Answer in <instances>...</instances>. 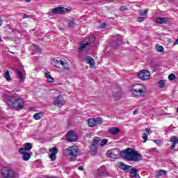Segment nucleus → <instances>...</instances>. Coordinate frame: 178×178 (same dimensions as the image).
I'll return each instance as SVG.
<instances>
[{"instance_id":"f257e3e1","label":"nucleus","mask_w":178,"mask_h":178,"mask_svg":"<svg viewBox=\"0 0 178 178\" xmlns=\"http://www.w3.org/2000/svg\"><path fill=\"white\" fill-rule=\"evenodd\" d=\"M119 155L129 162H140V161L143 159L141 154L130 147H128L122 152H120L119 149H113L106 152V156L108 158H111L112 159H118Z\"/></svg>"},{"instance_id":"f03ea898","label":"nucleus","mask_w":178,"mask_h":178,"mask_svg":"<svg viewBox=\"0 0 178 178\" xmlns=\"http://www.w3.org/2000/svg\"><path fill=\"white\" fill-rule=\"evenodd\" d=\"M6 104L9 108L15 109V111H20V109H23L24 106V100L14 96L10 99H7Z\"/></svg>"},{"instance_id":"7ed1b4c3","label":"nucleus","mask_w":178,"mask_h":178,"mask_svg":"<svg viewBox=\"0 0 178 178\" xmlns=\"http://www.w3.org/2000/svg\"><path fill=\"white\" fill-rule=\"evenodd\" d=\"M65 154L70 157V161L71 162H74L77 159V155H79V148L75 146L70 147L65 149Z\"/></svg>"},{"instance_id":"20e7f679","label":"nucleus","mask_w":178,"mask_h":178,"mask_svg":"<svg viewBox=\"0 0 178 178\" xmlns=\"http://www.w3.org/2000/svg\"><path fill=\"white\" fill-rule=\"evenodd\" d=\"M1 175L3 178H15L16 172L9 167H3L1 170Z\"/></svg>"},{"instance_id":"39448f33","label":"nucleus","mask_w":178,"mask_h":178,"mask_svg":"<svg viewBox=\"0 0 178 178\" xmlns=\"http://www.w3.org/2000/svg\"><path fill=\"white\" fill-rule=\"evenodd\" d=\"M67 10L65 7L58 6L54 8L51 11L48 13L49 16H54V15H63Z\"/></svg>"},{"instance_id":"423d86ee","label":"nucleus","mask_w":178,"mask_h":178,"mask_svg":"<svg viewBox=\"0 0 178 178\" xmlns=\"http://www.w3.org/2000/svg\"><path fill=\"white\" fill-rule=\"evenodd\" d=\"M138 77L140 79V80L145 81V80H149V77H151V73L147 70H143L138 72Z\"/></svg>"},{"instance_id":"0eeeda50","label":"nucleus","mask_w":178,"mask_h":178,"mask_svg":"<svg viewBox=\"0 0 178 178\" xmlns=\"http://www.w3.org/2000/svg\"><path fill=\"white\" fill-rule=\"evenodd\" d=\"M122 44H123V37L119 35L118 38H115L114 41L112 42L111 47H113L114 49H119V47Z\"/></svg>"},{"instance_id":"6e6552de","label":"nucleus","mask_w":178,"mask_h":178,"mask_svg":"<svg viewBox=\"0 0 178 178\" xmlns=\"http://www.w3.org/2000/svg\"><path fill=\"white\" fill-rule=\"evenodd\" d=\"M67 141L70 143H74V141H77V136L74 133V131H70L66 134Z\"/></svg>"},{"instance_id":"1a4fd4ad","label":"nucleus","mask_w":178,"mask_h":178,"mask_svg":"<svg viewBox=\"0 0 178 178\" xmlns=\"http://www.w3.org/2000/svg\"><path fill=\"white\" fill-rule=\"evenodd\" d=\"M54 105L58 106V108H62L65 105V99L62 95H59L54 99Z\"/></svg>"},{"instance_id":"9d476101","label":"nucleus","mask_w":178,"mask_h":178,"mask_svg":"<svg viewBox=\"0 0 178 178\" xmlns=\"http://www.w3.org/2000/svg\"><path fill=\"white\" fill-rule=\"evenodd\" d=\"M49 152H51L49 158L51 161H55L56 159V154L58 152V147H54L49 149Z\"/></svg>"},{"instance_id":"9b49d317","label":"nucleus","mask_w":178,"mask_h":178,"mask_svg":"<svg viewBox=\"0 0 178 178\" xmlns=\"http://www.w3.org/2000/svg\"><path fill=\"white\" fill-rule=\"evenodd\" d=\"M130 170V173H129V176L131 178H141L140 177V175H138V170L136 168H133V166H131V168L129 169Z\"/></svg>"},{"instance_id":"f8f14e48","label":"nucleus","mask_w":178,"mask_h":178,"mask_svg":"<svg viewBox=\"0 0 178 178\" xmlns=\"http://www.w3.org/2000/svg\"><path fill=\"white\" fill-rule=\"evenodd\" d=\"M24 147H21L19 149V152H22L23 153V151L27 152V151H30L33 149V144L30 143H26L24 145Z\"/></svg>"},{"instance_id":"ddd939ff","label":"nucleus","mask_w":178,"mask_h":178,"mask_svg":"<svg viewBox=\"0 0 178 178\" xmlns=\"http://www.w3.org/2000/svg\"><path fill=\"white\" fill-rule=\"evenodd\" d=\"M132 92H133V94L136 95V97H140V96L144 95L145 94V90H144V89H141V88H136V89H133Z\"/></svg>"},{"instance_id":"4468645a","label":"nucleus","mask_w":178,"mask_h":178,"mask_svg":"<svg viewBox=\"0 0 178 178\" xmlns=\"http://www.w3.org/2000/svg\"><path fill=\"white\" fill-rule=\"evenodd\" d=\"M108 133L112 134V136H116V134L120 133V129H119V127H111L108 129Z\"/></svg>"},{"instance_id":"2eb2a0df","label":"nucleus","mask_w":178,"mask_h":178,"mask_svg":"<svg viewBox=\"0 0 178 178\" xmlns=\"http://www.w3.org/2000/svg\"><path fill=\"white\" fill-rule=\"evenodd\" d=\"M97 173L99 176H106L108 175V172H106V167H105V165H102L97 170Z\"/></svg>"},{"instance_id":"dca6fc26","label":"nucleus","mask_w":178,"mask_h":178,"mask_svg":"<svg viewBox=\"0 0 178 178\" xmlns=\"http://www.w3.org/2000/svg\"><path fill=\"white\" fill-rule=\"evenodd\" d=\"M169 22V18L164 17H159L156 19V23L157 24H163L165 23H168Z\"/></svg>"},{"instance_id":"f3484780","label":"nucleus","mask_w":178,"mask_h":178,"mask_svg":"<svg viewBox=\"0 0 178 178\" xmlns=\"http://www.w3.org/2000/svg\"><path fill=\"white\" fill-rule=\"evenodd\" d=\"M86 62L88 63V65H90V66H92V67H94V65H95L94 58L90 56L86 58Z\"/></svg>"},{"instance_id":"a211bd4d","label":"nucleus","mask_w":178,"mask_h":178,"mask_svg":"<svg viewBox=\"0 0 178 178\" xmlns=\"http://www.w3.org/2000/svg\"><path fill=\"white\" fill-rule=\"evenodd\" d=\"M19 154H22L23 161H29V159L31 158V153H29L26 151H23V153L19 152Z\"/></svg>"},{"instance_id":"6ab92c4d","label":"nucleus","mask_w":178,"mask_h":178,"mask_svg":"<svg viewBox=\"0 0 178 178\" xmlns=\"http://www.w3.org/2000/svg\"><path fill=\"white\" fill-rule=\"evenodd\" d=\"M120 169H122L124 171L130 170V168H131V165H127L124 164V163H120L119 165Z\"/></svg>"},{"instance_id":"aec40b11","label":"nucleus","mask_w":178,"mask_h":178,"mask_svg":"<svg viewBox=\"0 0 178 178\" xmlns=\"http://www.w3.org/2000/svg\"><path fill=\"white\" fill-rule=\"evenodd\" d=\"M99 141H101V138L99 137H95L92 141L91 146L98 147V144H99Z\"/></svg>"},{"instance_id":"412c9836","label":"nucleus","mask_w":178,"mask_h":178,"mask_svg":"<svg viewBox=\"0 0 178 178\" xmlns=\"http://www.w3.org/2000/svg\"><path fill=\"white\" fill-rule=\"evenodd\" d=\"M90 154L91 155H97L98 154V146H91L90 147Z\"/></svg>"},{"instance_id":"4be33fe9","label":"nucleus","mask_w":178,"mask_h":178,"mask_svg":"<svg viewBox=\"0 0 178 178\" xmlns=\"http://www.w3.org/2000/svg\"><path fill=\"white\" fill-rule=\"evenodd\" d=\"M88 125L89 127H95V118H89L88 120Z\"/></svg>"},{"instance_id":"5701e85b","label":"nucleus","mask_w":178,"mask_h":178,"mask_svg":"<svg viewBox=\"0 0 178 178\" xmlns=\"http://www.w3.org/2000/svg\"><path fill=\"white\" fill-rule=\"evenodd\" d=\"M17 76L21 83H23V81H24V75L23 74V72H22V71H17Z\"/></svg>"},{"instance_id":"b1692460","label":"nucleus","mask_w":178,"mask_h":178,"mask_svg":"<svg viewBox=\"0 0 178 178\" xmlns=\"http://www.w3.org/2000/svg\"><path fill=\"white\" fill-rule=\"evenodd\" d=\"M44 76L49 83H54V81H55V79H54V78L51 76L49 72H45Z\"/></svg>"},{"instance_id":"393cba45","label":"nucleus","mask_w":178,"mask_h":178,"mask_svg":"<svg viewBox=\"0 0 178 178\" xmlns=\"http://www.w3.org/2000/svg\"><path fill=\"white\" fill-rule=\"evenodd\" d=\"M90 44L89 42H87L86 43H81L79 46V47L78 48L79 49V52H82L83 49H85V48L88 46Z\"/></svg>"},{"instance_id":"a878e982","label":"nucleus","mask_w":178,"mask_h":178,"mask_svg":"<svg viewBox=\"0 0 178 178\" xmlns=\"http://www.w3.org/2000/svg\"><path fill=\"white\" fill-rule=\"evenodd\" d=\"M32 48L33 49V51L38 54H41V48L40 47H38V45L35 44H32Z\"/></svg>"},{"instance_id":"bb28decb","label":"nucleus","mask_w":178,"mask_h":178,"mask_svg":"<svg viewBox=\"0 0 178 178\" xmlns=\"http://www.w3.org/2000/svg\"><path fill=\"white\" fill-rule=\"evenodd\" d=\"M76 22H74V19H70L68 21V27H70V29H74V26H76Z\"/></svg>"},{"instance_id":"cd10ccee","label":"nucleus","mask_w":178,"mask_h":178,"mask_svg":"<svg viewBox=\"0 0 178 178\" xmlns=\"http://www.w3.org/2000/svg\"><path fill=\"white\" fill-rule=\"evenodd\" d=\"M104 122V120L101 117H98L97 118H95V123L97 126V124H102Z\"/></svg>"},{"instance_id":"c85d7f7f","label":"nucleus","mask_w":178,"mask_h":178,"mask_svg":"<svg viewBox=\"0 0 178 178\" xmlns=\"http://www.w3.org/2000/svg\"><path fill=\"white\" fill-rule=\"evenodd\" d=\"M42 118V113H36L33 115V119L35 120H40Z\"/></svg>"},{"instance_id":"c756f323","label":"nucleus","mask_w":178,"mask_h":178,"mask_svg":"<svg viewBox=\"0 0 178 178\" xmlns=\"http://www.w3.org/2000/svg\"><path fill=\"white\" fill-rule=\"evenodd\" d=\"M4 77L7 81H11L12 79L10 78V74H9V71L7 70L4 74Z\"/></svg>"},{"instance_id":"7c9ffc66","label":"nucleus","mask_w":178,"mask_h":178,"mask_svg":"<svg viewBox=\"0 0 178 178\" xmlns=\"http://www.w3.org/2000/svg\"><path fill=\"white\" fill-rule=\"evenodd\" d=\"M155 49H156V51H157V52H163V46L156 44L155 46Z\"/></svg>"},{"instance_id":"2f4dec72","label":"nucleus","mask_w":178,"mask_h":178,"mask_svg":"<svg viewBox=\"0 0 178 178\" xmlns=\"http://www.w3.org/2000/svg\"><path fill=\"white\" fill-rule=\"evenodd\" d=\"M148 152L150 155H154L155 152H158V149H156V147L149 149Z\"/></svg>"},{"instance_id":"473e14b6","label":"nucleus","mask_w":178,"mask_h":178,"mask_svg":"<svg viewBox=\"0 0 178 178\" xmlns=\"http://www.w3.org/2000/svg\"><path fill=\"white\" fill-rule=\"evenodd\" d=\"M170 141L172 143V144H178V138L177 136H172Z\"/></svg>"},{"instance_id":"72a5a7b5","label":"nucleus","mask_w":178,"mask_h":178,"mask_svg":"<svg viewBox=\"0 0 178 178\" xmlns=\"http://www.w3.org/2000/svg\"><path fill=\"white\" fill-rule=\"evenodd\" d=\"M158 85L160 88H165V80H160V81L158 83Z\"/></svg>"},{"instance_id":"f704fd0d","label":"nucleus","mask_w":178,"mask_h":178,"mask_svg":"<svg viewBox=\"0 0 178 178\" xmlns=\"http://www.w3.org/2000/svg\"><path fill=\"white\" fill-rule=\"evenodd\" d=\"M51 65H53V66H56L58 67V66H59V60L56 59H53L51 61Z\"/></svg>"},{"instance_id":"c9c22d12","label":"nucleus","mask_w":178,"mask_h":178,"mask_svg":"<svg viewBox=\"0 0 178 178\" xmlns=\"http://www.w3.org/2000/svg\"><path fill=\"white\" fill-rule=\"evenodd\" d=\"M162 175H164L165 176H166V170H160L157 172V176H162Z\"/></svg>"},{"instance_id":"e433bc0d","label":"nucleus","mask_w":178,"mask_h":178,"mask_svg":"<svg viewBox=\"0 0 178 178\" xmlns=\"http://www.w3.org/2000/svg\"><path fill=\"white\" fill-rule=\"evenodd\" d=\"M108 141H109L108 139H103L100 143L101 147H104V145H106V144H108Z\"/></svg>"},{"instance_id":"4c0bfd02","label":"nucleus","mask_w":178,"mask_h":178,"mask_svg":"<svg viewBox=\"0 0 178 178\" xmlns=\"http://www.w3.org/2000/svg\"><path fill=\"white\" fill-rule=\"evenodd\" d=\"M175 79H176V75L175 74H170L168 76V80H170V81H173Z\"/></svg>"},{"instance_id":"58836bf2","label":"nucleus","mask_w":178,"mask_h":178,"mask_svg":"<svg viewBox=\"0 0 178 178\" xmlns=\"http://www.w3.org/2000/svg\"><path fill=\"white\" fill-rule=\"evenodd\" d=\"M143 143H147V140H148V134H145V133H144L143 134Z\"/></svg>"},{"instance_id":"ea45409f","label":"nucleus","mask_w":178,"mask_h":178,"mask_svg":"<svg viewBox=\"0 0 178 178\" xmlns=\"http://www.w3.org/2000/svg\"><path fill=\"white\" fill-rule=\"evenodd\" d=\"M120 10H121V12H124V10H129V8L126 6H121Z\"/></svg>"},{"instance_id":"a19ab883","label":"nucleus","mask_w":178,"mask_h":178,"mask_svg":"<svg viewBox=\"0 0 178 178\" xmlns=\"http://www.w3.org/2000/svg\"><path fill=\"white\" fill-rule=\"evenodd\" d=\"M148 13V10H142L140 12V16H145Z\"/></svg>"},{"instance_id":"79ce46f5","label":"nucleus","mask_w":178,"mask_h":178,"mask_svg":"<svg viewBox=\"0 0 178 178\" xmlns=\"http://www.w3.org/2000/svg\"><path fill=\"white\" fill-rule=\"evenodd\" d=\"M95 41V38L94 36H89V44L90 42H94Z\"/></svg>"},{"instance_id":"37998d69","label":"nucleus","mask_w":178,"mask_h":178,"mask_svg":"<svg viewBox=\"0 0 178 178\" xmlns=\"http://www.w3.org/2000/svg\"><path fill=\"white\" fill-rule=\"evenodd\" d=\"M138 22H144V20H145V17H139L138 18Z\"/></svg>"},{"instance_id":"c03bdc74","label":"nucleus","mask_w":178,"mask_h":178,"mask_svg":"<svg viewBox=\"0 0 178 178\" xmlns=\"http://www.w3.org/2000/svg\"><path fill=\"white\" fill-rule=\"evenodd\" d=\"M106 27V23L103 22L100 24V29H105Z\"/></svg>"},{"instance_id":"a18cd8bd","label":"nucleus","mask_w":178,"mask_h":178,"mask_svg":"<svg viewBox=\"0 0 178 178\" xmlns=\"http://www.w3.org/2000/svg\"><path fill=\"white\" fill-rule=\"evenodd\" d=\"M59 65H61L62 66H65L66 65V63H65V61L63 60H60Z\"/></svg>"},{"instance_id":"49530a36","label":"nucleus","mask_w":178,"mask_h":178,"mask_svg":"<svg viewBox=\"0 0 178 178\" xmlns=\"http://www.w3.org/2000/svg\"><path fill=\"white\" fill-rule=\"evenodd\" d=\"M154 143H155V144H156L157 145H161V140H153Z\"/></svg>"},{"instance_id":"de8ad7c7","label":"nucleus","mask_w":178,"mask_h":178,"mask_svg":"<svg viewBox=\"0 0 178 178\" xmlns=\"http://www.w3.org/2000/svg\"><path fill=\"white\" fill-rule=\"evenodd\" d=\"M28 17H30V16L27 15V14L24 13L23 15V19H28Z\"/></svg>"},{"instance_id":"09e8293b","label":"nucleus","mask_w":178,"mask_h":178,"mask_svg":"<svg viewBox=\"0 0 178 178\" xmlns=\"http://www.w3.org/2000/svg\"><path fill=\"white\" fill-rule=\"evenodd\" d=\"M175 148H176V143H172V145H171V149H175Z\"/></svg>"},{"instance_id":"8fccbe9b","label":"nucleus","mask_w":178,"mask_h":178,"mask_svg":"<svg viewBox=\"0 0 178 178\" xmlns=\"http://www.w3.org/2000/svg\"><path fill=\"white\" fill-rule=\"evenodd\" d=\"M178 44V37L175 40V42H174V45H177Z\"/></svg>"},{"instance_id":"3c124183","label":"nucleus","mask_w":178,"mask_h":178,"mask_svg":"<svg viewBox=\"0 0 178 178\" xmlns=\"http://www.w3.org/2000/svg\"><path fill=\"white\" fill-rule=\"evenodd\" d=\"M134 115H137V113H138V109H136L134 111Z\"/></svg>"},{"instance_id":"603ef678","label":"nucleus","mask_w":178,"mask_h":178,"mask_svg":"<svg viewBox=\"0 0 178 178\" xmlns=\"http://www.w3.org/2000/svg\"><path fill=\"white\" fill-rule=\"evenodd\" d=\"M79 170H83V166L80 165L79 168H78Z\"/></svg>"},{"instance_id":"864d4df0","label":"nucleus","mask_w":178,"mask_h":178,"mask_svg":"<svg viewBox=\"0 0 178 178\" xmlns=\"http://www.w3.org/2000/svg\"><path fill=\"white\" fill-rule=\"evenodd\" d=\"M145 131H146V133H149V129L145 128Z\"/></svg>"},{"instance_id":"5fc2aeb1","label":"nucleus","mask_w":178,"mask_h":178,"mask_svg":"<svg viewBox=\"0 0 178 178\" xmlns=\"http://www.w3.org/2000/svg\"><path fill=\"white\" fill-rule=\"evenodd\" d=\"M2 23H3L2 19L0 18V26H2Z\"/></svg>"},{"instance_id":"6e6d98bb","label":"nucleus","mask_w":178,"mask_h":178,"mask_svg":"<svg viewBox=\"0 0 178 178\" xmlns=\"http://www.w3.org/2000/svg\"><path fill=\"white\" fill-rule=\"evenodd\" d=\"M106 2H113V0H105Z\"/></svg>"},{"instance_id":"4d7b16f0","label":"nucleus","mask_w":178,"mask_h":178,"mask_svg":"<svg viewBox=\"0 0 178 178\" xmlns=\"http://www.w3.org/2000/svg\"><path fill=\"white\" fill-rule=\"evenodd\" d=\"M25 2H31V0H25Z\"/></svg>"},{"instance_id":"13d9d810","label":"nucleus","mask_w":178,"mask_h":178,"mask_svg":"<svg viewBox=\"0 0 178 178\" xmlns=\"http://www.w3.org/2000/svg\"><path fill=\"white\" fill-rule=\"evenodd\" d=\"M127 44H128V45H130V42L129 41L127 42Z\"/></svg>"},{"instance_id":"bf43d9fd","label":"nucleus","mask_w":178,"mask_h":178,"mask_svg":"<svg viewBox=\"0 0 178 178\" xmlns=\"http://www.w3.org/2000/svg\"><path fill=\"white\" fill-rule=\"evenodd\" d=\"M0 42H2V38H0Z\"/></svg>"},{"instance_id":"052dcab7","label":"nucleus","mask_w":178,"mask_h":178,"mask_svg":"<svg viewBox=\"0 0 178 178\" xmlns=\"http://www.w3.org/2000/svg\"><path fill=\"white\" fill-rule=\"evenodd\" d=\"M60 30H63V29H60Z\"/></svg>"}]
</instances>
